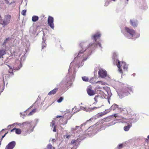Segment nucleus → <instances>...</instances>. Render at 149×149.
I'll return each mask as SVG.
<instances>
[{"instance_id": "58", "label": "nucleus", "mask_w": 149, "mask_h": 149, "mask_svg": "<svg viewBox=\"0 0 149 149\" xmlns=\"http://www.w3.org/2000/svg\"><path fill=\"white\" fill-rule=\"evenodd\" d=\"M4 130V129H3V130H1V131H0V134L1 133V132L2 131H3V130Z\"/></svg>"}, {"instance_id": "45", "label": "nucleus", "mask_w": 149, "mask_h": 149, "mask_svg": "<svg viewBox=\"0 0 149 149\" xmlns=\"http://www.w3.org/2000/svg\"><path fill=\"white\" fill-rule=\"evenodd\" d=\"M10 58H7L6 60L4 61V62L5 63H8L9 61Z\"/></svg>"}, {"instance_id": "37", "label": "nucleus", "mask_w": 149, "mask_h": 149, "mask_svg": "<svg viewBox=\"0 0 149 149\" xmlns=\"http://www.w3.org/2000/svg\"><path fill=\"white\" fill-rule=\"evenodd\" d=\"M10 0H4L5 3L7 4H9V5H11L13 3H14V2H12L10 3H9V1Z\"/></svg>"}, {"instance_id": "11", "label": "nucleus", "mask_w": 149, "mask_h": 149, "mask_svg": "<svg viewBox=\"0 0 149 149\" xmlns=\"http://www.w3.org/2000/svg\"><path fill=\"white\" fill-rule=\"evenodd\" d=\"M25 55L23 56H22L20 58V61L19 62V65L17 67H16L15 65H14L13 67V68H15L14 70H17L19 69L21 67H22L21 62L24 61L26 57L25 56Z\"/></svg>"}, {"instance_id": "13", "label": "nucleus", "mask_w": 149, "mask_h": 149, "mask_svg": "<svg viewBox=\"0 0 149 149\" xmlns=\"http://www.w3.org/2000/svg\"><path fill=\"white\" fill-rule=\"evenodd\" d=\"M130 24L133 27H135L137 26L138 25V21L136 19L133 18L130 20Z\"/></svg>"}, {"instance_id": "1", "label": "nucleus", "mask_w": 149, "mask_h": 149, "mask_svg": "<svg viewBox=\"0 0 149 149\" xmlns=\"http://www.w3.org/2000/svg\"><path fill=\"white\" fill-rule=\"evenodd\" d=\"M101 36V34L100 32H98L95 33L91 37V38L93 40L94 43H90L88 45H86V43L83 42L80 43L79 46L82 49L79 51L77 55L75 54V56H76L74 58L73 62L76 60V58L81 57L83 58L82 60L83 62L86 61L90 56L91 53L92 51L91 48L90 47L92 46H94L95 47H96L98 46H99L100 49L101 50L102 47L101 44L99 42L96 41Z\"/></svg>"}, {"instance_id": "47", "label": "nucleus", "mask_w": 149, "mask_h": 149, "mask_svg": "<svg viewBox=\"0 0 149 149\" xmlns=\"http://www.w3.org/2000/svg\"><path fill=\"white\" fill-rule=\"evenodd\" d=\"M15 124H16L18 125H19V126L21 128V127H22V123H15Z\"/></svg>"}, {"instance_id": "52", "label": "nucleus", "mask_w": 149, "mask_h": 149, "mask_svg": "<svg viewBox=\"0 0 149 149\" xmlns=\"http://www.w3.org/2000/svg\"><path fill=\"white\" fill-rule=\"evenodd\" d=\"M70 137V135H67L66 136V138H68V139H69Z\"/></svg>"}, {"instance_id": "5", "label": "nucleus", "mask_w": 149, "mask_h": 149, "mask_svg": "<svg viewBox=\"0 0 149 149\" xmlns=\"http://www.w3.org/2000/svg\"><path fill=\"white\" fill-rule=\"evenodd\" d=\"M103 106V105L102 104L100 106H98L97 107H94L92 108H90L89 107H84L82 106H81L79 109H77V111H76L75 112L79 111L81 110H83L86 111V112H90L92 111L95 110V109L100 108Z\"/></svg>"}, {"instance_id": "25", "label": "nucleus", "mask_w": 149, "mask_h": 149, "mask_svg": "<svg viewBox=\"0 0 149 149\" xmlns=\"http://www.w3.org/2000/svg\"><path fill=\"white\" fill-rule=\"evenodd\" d=\"M38 17L36 16H33L32 17V19L33 22H36L38 20Z\"/></svg>"}, {"instance_id": "62", "label": "nucleus", "mask_w": 149, "mask_h": 149, "mask_svg": "<svg viewBox=\"0 0 149 149\" xmlns=\"http://www.w3.org/2000/svg\"><path fill=\"white\" fill-rule=\"evenodd\" d=\"M128 0H127V1H128Z\"/></svg>"}, {"instance_id": "21", "label": "nucleus", "mask_w": 149, "mask_h": 149, "mask_svg": "<svg viewBox=\"0 0 149 149\" xmlns=\"http://www.w3.org/2000/svg\"><path fill=\"white\" fill-rule=\"evenodd\" d=\"M45 35H44V36ZM42 49H43L44 47H45L46 46V44L45 43V41L46 40V39L45 37L43 36L42 37Z\"/></svg>"}, {"instance_id": "17", "label": "nucleus", "mask_w": 149, "mask_h": 149, "mask_svg": "<svg viewBox=\"0 0 149 149\" xmlns=\"http://www.w3.org/2000/svg\"><path fill=\"white\" fill-rule=\"evenodd\" d=\"M9 23L4 19L0 20V24L2 25L3 27L5 26Z\"/></svg>"}, {"instance_id": "56", "label": "nucleus", "mask_w": 149, "mask_h": 149, "mask_svg": "<svg viewBox=\"0 0 149 149\" xmlns=\"http://www.w3.org/2000/svg\"><path fill=\"white\" fill-rule=\"evenodd\" d=\"M73 69H74V71H75V69H76V68L74 67Z\"/></svg>"}, {"instance_id": "38", "label": "nucleus", "mask_w": 149, "mask_h": 149, "mask_svg": "<svg viewBox=\"0 0 149 149\" xmlns=\"http://www.w3.org/2000/svg\"><path fill=\"white\" fill-rule=\"evenodd\" d=\"M99 83L101 85H105V83L103 81H97V82H96L95 84H97V83Z\"/></svg>"}, {"instance_id": "14", "label": "nucleus", "mask_w": 149, "mask_h": 149, "mask_svg": "<svg viewBox=\"0 0 149 149\" xmlns=\"http://www.w3.org/2000/svg\"><path fill=\"white\" fill-rule=\"evenodd\" d=\"M110 109L111 110H120L121 111H122L121 108L119 107L118 106L117 104H114L111 107Z\"/></svg>"}, {"instance_id": "12", "label": "nucleus", "mask_w": 149, "mask_h": 149, "mask_svg": "<svg viewBox=\"0 0 149 149\" xmlns=\"http://www.w3.org/2000/svg\"><path fill=\"white\" fill-rule=\"evenodd\" d=\"M16 144L15 142V141L11 142L7 145L5 149H13Z\"/></svg>"}, {"instance_id": "18", "label": "nucleus", "mask_w": 149, "mask_h": 149, "mask_svg": "<svg viewBox=\"0 0 149 149\" xmlns=\"http://www.w3.org/2000/svg\"><path fill=\"white\" fill-rule=\"evenodd\" d=\"M123 119V121L124 122H126L128 123H132V121H126V119L124 118L122 116H119L117 118H116V120H119L121 119Z\"/></svg>"}, {"instance_id": "7", "label": "nucleus", "mask_w": 149, "mask_h": 149, "mask_svg": "<svg viewBox=\"0 0 149 149\" xmlns=\"http://www.w3.org/2000/svg\"><path fill=\"white\" fill-rule=\"evenodd\" d=\"M54 21L53 18L51 16H49L48 18V25L53 30L54 29Z\"/></svg>"}, {"instance_id": "39", "label": "nucleus", "mask_w": 149, "mask_h": 149, "mask_svg": "<svg viewBox=\"0 0 149 149\" xmlns=\"http://www.w3.org/2000/svg\"><path fill=\"white\" fill-rule=\"evenodd\" d=\"M121 110H122V111H120L122 112L123 111H124V112H123V113H124V114H127V111L126 109L125 108L123 109L121 108Z\"/></svg>"}, {"instance_id": "20", "label": "nucleus", "mask_w": 149, "mask_h": 149, "mask_svg": "<svg viewBox=\"0 0 149 149\" xmlns=\"http://www.w3.org/2000/svg\"><path fill=\"white\" fill-rule=\"evenodd\" d=\"M58 89V88H55L52 91H51L48 93V95H49L55 94Z\"/></svg>"}, {"instance_id": "40", "label": "nucleus", "mask_w": 149, "mask_h": 149, "mask_svg": "<svg viewBox=\"0 0 149 149\" xmlns=\"http://www.w3.org/2000/svg\"><path fill=\"white\" fill-rule=\"evenodd\" d=\"M63 98L62 97H61L59 98L57 100V102L58 103L61 102L63 100Z\"/></svg>"}, {"instance_id": "22", "label": "nucleus", "mask_w": 149, "mask_h": 149, "mask_svg": "<svg viewBox=\"0 0 149 149\" xmlns=\"http://www.w3.org/2000/svg\"><path fill=\"white\" fill-rule=\"evenodd\" d=\"M11 18V15H5L4 19L9 23Z\"/></svg>"}, {"instance_id": "3", "label": "nucleus", "mask_w": 149, "mask_h": 149, "mask_svg": "<svg viewBox=\"0 0 149 149\" xmlns=\"http://www.w3.org/2000/svg\"><path fill=\"white\" fill-rule=\"evenodd\" d=\"M117 55L116 53H114L113 58L115 61L116 65L118 68L119 72L120 73H123V71L121 68L122 67L124 70H126L128 68L127 65L124 62H120L117 59Z\"/></svg>"}, {"instance_id": "60", "label": "nucleus", "mask_w": 149, "mask_h": 149, "mask_svg": "<svg viewBox=\"0 0 149 149\" xmlns=\"http://www.w3.org/2000/svg\"><path fill=\"white\" fill-rule=\"evenodd\" d=\"M113 0V1H115V0Z\"/></svg>"}, {"instance_id": "44", "label": "nucleus", "mask_w": 149, "mask_h": 149, "mask_svg": "<svg viewBox=\"0 0 149 149\" xmlns=\"http://www.w3.org/2000/svg\"><path fill=\"white\" fill-rule=\"evenodd\" d=\"M123 146V144H120V145H119L118 146V149H120V148H122Z\"/></svg>"}, {"instance_id": "61", "label": "nucleus", "mask_w": 149, "mask_h": 149, "mask_svg": "<svg viewBox=\"0 0 149 149\" xmlns=\"http://www.w3.org/2000/svg\"><path fill=\"white\" fill-rule=\"evenodd\" d=\"M115 123H114V124H115Z\"/></svg>"}, {"instance_id": "34", "label": "nucleus", "mask_w": 149, "mask_h": 149, "mask_svg": "<svg viewBox=\"0 0 149 149\" xmlns=\"http://www.w3.org/2000/svg\"><path fill=\"white\" fill-rule=\"evenodd\" d=\"M78 139L76 140H72L71 141V144H73L75 143V144H76L78 142Z\"/></svg>"}, {"instance_id": "4", "label": "nucleus", "mask_w": 149, "mask_h": 149, "mask_svg": "<svg viewBox=\"0 0 149 149\" xmlns=\"http://www.w3.org/2000/svg\"><path fill=\"white\" fill-rule=\"evenodd\" d=\"M131 91V89L127 87L124 88L118 93L119 97L120 98H122L130 94V92Z\"/></svg>"}, {"instance_id": "31", "label": "nucleus", "mask_w": 149, "mask_h": 149, "mask_svg": "<svg viewBox=\"0 0 149 149\" xmlns=\"http://www.w3.org/2000/svg\"><path fill=\"white\" fill-rule=\"evenodd\" d=\"M68 79L66 80V79L65 78L63 80L62 83H63V84H66L67 83H68Z\"/></svg>"}, {"instance_id": "57", "label": "nucleus", "mask_w": 149, "mask_h": 149, "mask_svg": "<svg viewBox=\"0 0 149 149\" xmlns=\"http://www.w3.org/2000/svg\"><path fill=\"white\" fill-rule=\"evenodd\" d=\"M133 76H135V73H134L133 74Z\"/></svg>"}, {"instance_id": "9", "label": "nucleus", "mask_w": 149, "mask_h": 149, "mask_svg": "<svg viewBox=\"0 0 149 149\" xmlns=\"http://www.w3.org/2000/svg\"><path fill=\"white\" fill-rule=\"evenodd\" d=\"M98 74L100 77L104 78L107 76V71L104 69H100L98 72Z\"/></svg>"}, {"instance_id": "55", "label": "nucleus", "mask_w": 149, "mask_h": 149, "mask_svg": "<svg viewBox=\"0 0 149 149\" xmlns=\"http://www.w3.org/2000/svg\"><path fill=\"white\" fill-rule=\"evenodd\" d=\"M11 126V125H8V128H9V127H10V126Z\"/></svg>"}, {"instance_id": "35", "label": "nucleus", "mask_w": 149, "mask_h": 149, "mask_svg": "<svg viewBox=\"0 0 149 149\" xmlns=\"http://www.w3.org/2000/svg\"><path fill=\"white\" fill-rule=\"evenodd\" d=\"M100 97V95H96L95 97L94 98V100L96 102V103H97L98 102V98Z\"/></svg>"}, {"instance_id": "33", "label": "nucleus", "mask_w": 149, "mask_h": 149, "mask_svg": "<svg viewBox=\"0 0 149 149\" xmlns=\"http://www.w3.org/2000/svg\"><path fill=\"white\" fill-rule=\"evenodd\" d=\"M82 79L84 81H88L89 80L88 78L87 77L85 76L82 77Z\"/></svg>"}, {"instance_id": "15", "label": "nucleus", "mask_w": 149, "mask_h": 149, "mask_svg": "<svg viewBox=\"0 0 149 149\" xmlns=\"http://www.w3.org/2000/svg\"><path fill=\"white\" fill-rule=\"evenodd\" d=\"M105 95H107V99L108 101L109 104H110V97L112 95V94L110 90H108L107 91H106Z\"/></svg>"}, {"instance_id": "49", "label": "nucleus", "mask_w": 149, "mask_h": 149, "mask_svg": "<svg viewBox=\"0 0 149 149\" xmlns=\"http://www.w3.org/2000/svg\"><path fill=\"white\" fill-rule=\"evenodd\" d=\"M56 140L54 139H53L52 140V143H54L55 142Z\"/></svg>"}, {"instance_id": "59", "label": "nucleus", "mask_w": 149, "mask_h": 149, "mask_svg": "<svg viewBox=\"0 0 149 149\" xmlns=\"http://www.w3.org/2000/svg\"><path fill=\"white\" fill-rule=\"evenodd\" d=\"M148 138L149 139V135L148 136Z\"/></svg>"}, {"instance_id": "32", "label": "nucleus", "mask_w": 149, "mask_h": 149, "mask_svg": "<svg viewBox=\"0 0 149 149\" xmlns=\"http://www.w3.org/2000/svg\"><path fill=\"white\" fill-rule=\"evenodd\" d=\"M94 78L93 77L91 78L89 80H88L89 81L90 83L93 84H95L96 83V82H95L94 81Z\"/></svg>"}, {"instance_id": "36", "label": "nucleus", "mask_w": 149, "mask_h": 149, "mask_svg": "<svg viewBox=\"0 0 149 149\" xmlns=\"http://www.w3.org/2000/svg\"><path fill=\"white\" fill-rule=\"evenodd\" d=\"M36 111V109H33L28 114L29 116L32 115L34 113H35Z\"/></svg>"}, {"instance_id": "29", "label": "nucleus", "mask_w": 149, "mask_h": 149, "mask_svg": "<svg viewBox=\"0 0 149 149\" xmlns=\"http://www.w3.org/2000/svg\"><path fill=\"white\" fill-rule=\"evenodd\" d=\"M0 7L1 9H4L6 8V7L4 3L1 2L0 4Z\"/></svg>"}, {"instance_id": "6", "label": "nucleus", "mask_w": 149, "mask_h": 149, "mask_svg": "<svg viewBox=\"0 0 149 149\" xmlns=\"http://www.w3.org/2000/svg\"><path fill=\"white\" fill-rule=\"evenodd\" d=\"M86 123H84L82 124L80 126H76L74 128H72V131L75 134L76 136H80L79 134L81 132L80 130L81 129V127L83 125H84Z\"/></svg>"}, {"instance_id": "26", "label": "nucleus", "mask_w": 149, "mask_h": 149, "mask_svg": "<svg viewBox=\"0 0 149 149\" xmlns=\"http://www.w3.org/2000/svg\"><path fill=\"white\" fill-rule=\"evenodd\" d=\"M11 38H9V37L6 38V40L4 41L3 43V46H5L6 45L7 42L8 41H9L11 40Z\"/></svg>"}, {"instance_id": "50", "label": "nucleus", "mask_w": 149, "mask_h": 149, "mask_svg": "<svg viewBox=\"0 0 149 149\" xmlns=\"http://www.w3.org/2000/svg\"><path fill=\"white\" fill-rule=\"evenodd\" d=\"M63 117V116H56V117L58 118H60V117Z\"/></svg>"}, {"instance_id": "42", "label": "nucleus", "mask_w": 149, "mask_h": 149, "mask_svg": "<svg viewBox=\"0 0 149 149\" xmlns=\"http://www.w3.org/2000/svg\"><path fill=\"white\" fill-rule=\"evenodd\" d=\"M8 133V132H6V133H5V134H4V135H3L2 137V138L1 140L0 141V146L1 145V141L2 140V139Z\"/></svg>"}, {"instance_id": "43", "label": "nucleus", "mask_w": 149, "mask_h": 149, "mask_svg": "<svg viewBox=\"0 0 149 149\" xmlns=\"http://www.w3.org/2000/svg\"><path fill=\"white\" fill-rule=\"evenodd\" d=\"M119 115L118 114V113H115L113 114L112 115V116H113L114 117H115V118H117L118 117Z\"/></svg>"}, {"instance_id": "48", "label": "nucleus", "mask_w": 149, "mask_h": 149, "mask_svg": "<svg viewBox=\"0 0 149 149\" xmlns=\"http://www.w3.org/2000/svg\"><path fill=\"white\" fill-rule=\"evenodd\" d=\"M109 4V2H106L105 3L104 6H108V5Z\"/></svg>"}, {"instance_id": "53", "label": "nucleus", "mask_w": 149, "mask_h": 149, "mask_svg": "<svg viewBox=\"0 0 149 149\" xmlns=\"http://www.w3.org/2000/svg\"><path fill=\"white\" fill-rule=\"evenodd\" d=\"M35 127V126H33V128L31 130V131H33V129Z\"/></svg>"}, {"instance_id": "16", "label": "nucleus", "mask_w": 149, "mask_h": 149, "mask_svg": "<svg viewBox=\"0 0 149 149\" xmlns=\"http://www.w3.org/2000/svg\"><path fill=\"white\" fill-rule=\"evenodd\" d=\"M87 92L88 94L90 96L94 95L95 94V92L92 90L91 88L87 89Z\"/></svg>"}, {"instance_id": "28", "label": "nucleus", "mask_w": 149, "mask_h": 149, "mask_svg": "<svg viewBox=\"0 0 149 149\" xmlns=\"http://www.w3.org/2000/svg\"><path fill=\"white\" fill-rule=\"evenodd\" d=\"M7 65L10 68V69L8 70V72L9 73H10V75H13V71L14 70H13L12 68L10 67V66L8 65Z\"/></svg>"}, {"instance_id": "51", "label": "nucleus", "mask_w": 149, "mask_h": 149, "mask_svg": "<svg viewBox=\"0 0 149 149\" xmlns=\"http://www.w3.org/2000/svg\"><path fill=\"white\" fill-rule=\"evenodd\" d=\"M67 120H66L65 122H64V123L63 124V125H65L67 124Z\"/></svg>"}, {"instance_id": "54", "label": "nucleus", "mask_w": 149, "mask_h": 149, "mask_svg": "<svg viewBox=\"0 0 149 149\" xmlns=\"http://www.w3.org/2000/svg\"><path fill=\"white\" fill-rule=\"evenodd\" d=\"M76 109V107L75 106L74 108H73L72 109V110H73L74 109Z\"/></svg>"}, {"instance_id": "41", "label": "nucleus", "mask_w": 149, "mask_h": 149, "mask_svg": "<svg viewBox=\"0 0 149 149\" xmlns=\"http://www.w3.org/2000/svg\"><path fill=\"white\" fill-rule=\"evenodd\" d=\"M26 10H22L21 12V14L24 16L26 15Z\"/></svg>"}, {"instance_id": "24", "label": "nucleus", "mask_w": 149, "mask_h": 149, "mask_svg": "<svg viewBox=\"0 0 149 149\" xmlns=\"http://www.w3.org/2000/svg\"><path fill=\"white\" fill-rule=\"evenodd\" d=\"M132 125H131L129 124L127 126H125L124 127V129L125 131H128L130 128L131 127Z\"/></svg>"}, {"instance_id": "23", "label": "nucleus", "mask_w": 149, "mask_h": 149, "mask_svg": "<svg viewBox=\"0 0 149 149\" xmlns=\"http://www.w3.org/2000/svg\"><path fill=\"white\" fill-rule=\"evenodd\" d=\"M6 54V51L3 49H0V58L3 57V56Z\"/></svg>"}, {"instance_id": "10", "label": "nucleus", "mask_w": 149, "mask_h": 149, "mask_svg": "<svg viewBox=\"0 0 149 149\" xmlns=\"http://www.w3.org/2000/svg\"><path fill=\"white\" fill-rule=\"evenodd\" d=\"M95 125H94L93 126H91L89 127L88 129L86 131L85 135L86 136H89L90 137L92 136V132L93 130L94 126V127H95Z\"/></svg>"}, {"instance_id": "19", "label": "nucleus", "mask_w": 149, "mask_h": 149, "mask_svg": "<svg viewBox=\"0 0 149 149\" xmlns=\"http://www.w3.org/2000/svg\"><path fill=\"white\" fill-rule=\"evenodd\" d=\"M14 130H15V132L17 134H19L21 133V130L19 129L16 128H14L13 129L11 130L10 132H13Z\"/></svg>"}, {"instance_id": "2", "label": "nucleus", "mask_w": 149, "mask_h": 149, "mask_svg": "<svg viewBox=\"0 0 149 149\" xmlns=\"http://www.w3.org/2000/svg\"><path fill=\"white\" fill-rule=\"evenodd\" d=\"M123 33L126 38L130 39L135 40L140 36L139 33H136L134 30L127 27L125 28L124 31Z\"/></svg>"}, {"instance_id": "46", "label": "nucleus", "mask_w": 149, "mask_h": 149, "mask_svg": "<svg viewBox=\"0 0 149 149\" xmlns=\"http://www.w3.org/2000/svg\"><path fill=\"white\" fill-rule=\"evenodd\" d=\"M72 64H73V63L72 62H71L70 64V67H69V70H68V71L69 72H70V69H71V68H72Z\"/></svg>"}, {"instance_id": "30", "label": "nucleus", "mask_w": 149, "mask_h": 149, "mask_svg": "<svg viewBox=\"0 0 149 149\" xmlns=\"http://www.w3.org/2000/svg\"><path fill=\"white\" fill-rule=\"evenodd\" d=\"M55 148L53 147L52 145L50 144H49L47 146V149H54Z\"/></svg>"}, {"instance_id": "8", "label": "nucleus", "mask_w": 149, "mask_h": 149, "mask_svg": "<svg viewBox=\"0 0 149 149\" xmlns=\"http://www.w3.org/2000/svg\"><path fill=\"white\" fill-rule=\"evenodd\" d=\"M22 128H27L28 129L32 127L33 124L32 122H25L22 123Z\"/></svg>"}, {"instance_id": "27", "label": "nucleus", "mask_w": 149, "mask_h": 149, "mask_svg": "<svg viewBox=\"0 0 149 149\" xmlns=\"http://www.w3.org/2000/svg\"><path fill=\"white\" fill-rule=\"evenodd\" d=\"M54 125V122L53 121L51 123V124L50 125V126H52V125L53 126H54V127L52 129L53 131L54 132H56V128L55 126Z\"/></svg>"}]
</instances>
